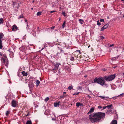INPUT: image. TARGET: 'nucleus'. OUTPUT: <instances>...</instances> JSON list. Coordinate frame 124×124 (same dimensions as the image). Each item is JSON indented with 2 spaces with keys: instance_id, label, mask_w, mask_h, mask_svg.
Masks as SVG:
<instances>
[{
  "instance_id": "obj_29",
  "label": "nucleus",
  "mask_w": 124,
  "mask_h": 124,
  "mask_svg": "<svg viewBox=\"0 0 124 124\" xmlns=\"http://www.w3.org/2000/svg\"><path fill=\"white\" fill-rule=\"evenodd\" d=\"M73 88V86L71 85V86H69L68 87V89L69 90H71Z\"/></svg>"
},
{
  "instance_id": "obj_36",
  "label": "nucleus",
  "mask_w": 124,
  "mask_h": 124,
  "mask_svg": "<svg viewBox=\"0 0 124 124\" xmlns=\"http://www.w3.org/2000/svg\"><path fill=\"white\" fill-rule=\"evenodd\" d=\"M80 92H76V93H75L74 94V95H77L78 94H79Z\"/></svg>"
},
{
  "instance_id": "obj_41",
  "label": "nucleus",
  "mask_w": 124,
  "mask_h": 124,
  "mask_svg": "<svg viewBox=\"0 0 124 124\" xmlns=\"http://www.w3.org/2000/svg\"><path fill=\"white\" fill-rule=\"evenodd\" d=\"M32 35L33 36L35 37L36 35V32L35 31L34 32V33H33Z\"/></svg>"
},
{
  "instance_id": "obj_53",
  "label": "nucleus",
  "mask_w": 124,
  "mask_h": 124,
  "mask_svg": "<svg viewBox=\"0 0 124 124\" xmlns=\"http://www.w3.org/2000/svg\"><path fill=\"white\" fill-rule=\"evenodd\" d=\"M25 22H27V20L26 19H25Z\"/></svg>"
},
{
  "instance_id": "obj_11",
  "label": "nucleus",
  "mask_w": 124,
  "mask_h": 124,
  "mask_svg": "<svg viewBox=\"0 0 124 124\" xmlns=\"http://www.w3.org/2000/svg\"><path fill=\"white\" fill-rule=\"evenodd\" d=\"M94 108H91L90 110L88 113L87 114L89 115V114L91 113H92L94 111Z\"/></svg>"
},
{
  "instance_id": "obj_46",
  "label": "nucleus",
  "mask_w": 124,
  "mask_h": 124,
  "mask_svg": "<svg viewBox=\"0 0 124 124\" xmlns=\"http://www.w3.org/2000/svg\"><path fill=\"white\" fill-rule=\"evenodd\" d=\"M27 27H26L27 28H29V27L28 26V22L27 23Z\"/></svg>"
},
{
  "instance_id": "obj_40",
  "label": "nucleus",
  "mask_w": 124,
  "mask_h": 124,
  "mask_svg": "<svg viewBox=\"0 0 124 124\" xmlns=\"http://www.w3.org/2000/svg\"><path fill=\"white\" fill-rule=\"evenodd\" d=\"M62 15L64 16H65L66 15H65V12H62Z\"/></svg>"
},
{
  "instance_id": "obj_1",
  "label": "nucleus",
  "mask_w": 124,
  "mask_h": 124,
  "mask_svg": "<svg viewBox=\"0 0 124 124\" xmlns=\"http://www.w3.org/2000/svg\"><path fill=\"white\" fill-rule=\"evenodd\" d=\"M105 116L104 113L94 112L89 116V119L92 123L99 122L101 119H103Z\"/></svg>"
},
{
  "instance_id": "obj_35",
  "label": "nucleus",
  "mask_w": 124,
  "mask_h": 124,
  "mask_svg": "<svg viewBox=\"0 0 124 124\" xmlns=\"http://www.w3.org/2000/svg\"><path fill=\"white\" fill-rule=\"evenodd\" d=\"M97 24L99 26H100L101 24V23L99 22V21L98 20L97 21Z\"/></svg>"
},
{
  "instance_id": "obj_28",
  "label": "nucleus",
  "mask_w": 124,
  "mask_h": 124,
  "mask_svg": "<svg viewBox=\"0 0 124 124\" xmlns=\"http://www.w3.org/2000/svg\"><path fill=\"white\" fill-rule=\"evenodd\" d=\"M79 22H80V23L81 24H82L83 23L82 22H84V21L83 20L81 19H80L79 20Z\"/></svg>"
},
{
  "instance_id": "obj_63",
  "label": "nucleus",
  "mask_w": 124,
  "mask_h": 124,
  "mask_svg": "<svg viewBox=\"0 0 124 124\" xmlns=\"http://www.w3.org/2000/svg\"><path fill=\"white\" fill-rule=\"evenodd\" d=\"M31 9H32V10H33V8H31Z\"/></svg>"
},
{
  "instance_id": "obj_34",
  "label": "nucleus",
  "mask_w": 124,
  "mask_h": 124,
  "mask_svg": "<svg viewBox=\"0 0 124 124\" xmlns=\"http://www.w3.org/2000/svg\"><path fill=\"white\" fill-rule=\"evenodd\" d=\"M23 15H21L20 16H19L18 17V19H20L21 18H23Z\"/></svg>"
},
{
  "instance_id": "obj_22",
  "label": "nucleus",
  "mask_w": 124,
  "mask_h": 124,
  "mask_svg": "<svg viewBox=\"0 0 124 124\" xmlns=\"http://www.w3.org/2000/svg\"><path fill=\"white\" fill-rule=\"evenodd\" d=\"M58 70V69H56L55 68H54L52 69V71L53 72L55 73L57 71V70Z\"/></svg>"
},
{
  "instance_id": "obj_37",
  "label": "nucleus",
  "mask_w": 124,
  "mask_h": 124,
  "mask_svg": "<svg viewBox=\"0 0 124 124\" xmlns=\"http://www.w3.org/2000/svg\"><path fill=\"white\" fill-rule=\"evenodd\" d=\"M105 29V28L103 26L101 29V31H103Z\"/></svg>"
},
{
  "instance_id": "obj_23",
  "label": "nucleus",
  "mask_w": 124,
  "mask_h": 124,
  "mask_svg": "<svg viewBox=\"0 0 124 124\" xmlns=\"http://www.w3.org/2000/svg\"><path fill=\"white\" fill-rule=\"evenodd\" d=\"M4 21V20L2 18L0 19V24L2 23Z\"/></svg>"
},
{
  "instance_id": "obj_24",
  "label": "nucleus",
  "mask_w": 124,
  "mask_h": 124,
  "mask_svg": "<svg viewBox=\"0 0 124 124\" xmlns=\"http://www.w3.org/2000/svg\"><path fill=\"white\" fill-rule=\"evenodd\" d=\"M42 13V12H38L37 14V16H39L41 15Z\"/></svg>"
},
{
  "instance_id": "obj_10",
  "label": "nucleus",
  "mask_w": 124,
  "mask_h": 124,
  "mask_svg": "<svg viewBox=\"0 0 124 124\" xmlns=\"http://www.w3.org/2000/svg\"><path fill=\"white\" fill-rule=\"evenodd\" d=\"M60 65V63H55L54 64V66L55 67L54 68H55L57 69H58V67H59Z\"/></svg>"
},
{
  "instance_id": "obj_56",
  "label": "nucleus",
  "mask_w": 124,
  "mask_h": 124,
  "mask_svg": "<svg viewBox=\"0 0 124 124\" xmlns=\"http://www.w3.org/2000/svg\"><path fill=\"white\" fill-rule=\"evenodd\" d=\"M107 19H109V16H107Z\"/></svg>"
},
{
  "instance_id": "obj_3",
  "label": "nucleus",
  "mask_w": 124,
  "mask_h": 124,
  "mask_svg": "<svg viewBox=\"0 0 124 124\" xmlns=\"http://www.w3.org/2000/svg\"><path fill=\"white\" fill-rule=\"evenodd\" d=\"M74 54H75L76 53H77L78 55L76 56L75 55H73V56H71L70 58V59L71 61H74V62H77L79 61L78 59L79 58L78 57V55H79L80 54L81 52L80 51L77 50L74 52Z\"/></svg>"
},
{
  "instance_id": "obj_55",
  "label": "nucleus",
  "mask_w": 124,
  "mask_h": 124,
  "mask_svg": "<svg viewBox=\"0 0 124 124\" xmlns=\"http://www.w3.org/2000/svg\"><path fill=\"white\" fill-rule=\"evenodd\" d=\"M112 98V99L113 98V99H116V98H115L114 97L112 98Z\"/></svg>"
},
{
  "instance_id": "obj_16",
  "label": "nucleus",
  "mask_w": 124,
  "mask_h": 124,
  "mask_svg": "<svg viewBox=\"0 0 124 124\" xmlns=\"http://www.w3.org/2000/svg\"><path fill=\"white\" fill-rule=\"evenodd\" d=\"M19 49L21 51H24L25 49V46H23L19 48Z\"/></svg>"
},
{
  "instance_id": "obj_39",
  "label": "nucleus",
  "mask_w": 124,
  "mask_h": 124,
  "mask_svg": "<svg viewBox=\"0 0 124 124\" xmlns=\"http://www.w3.org/2000/svg\"><path fill=\"white\" fill-rule=\"evenodd\" d=\"M100 21L101 22H104V20L103 19H100Z\"/></svg>"
},
{
  "instance_id": "obj_13",
  "label": "nucleus",
  "mask_w": 124,
  "mask_h": 124,
  "mask_svg": "<svg viewBox=\"0 0 124 124\" xmlns=\"http://www.w3.org/2000/svg\"><path fill=\"white\" fill-rule=\"evenodd\" d=\"M60 103V101H59L57 102H55L54 104V106L55 107H59Z\"/></svg>"
},
{
  "instance_id": "obj_5",
  "label": "nucleus",
  "mask_w": 124,
  "mask_h": 124,
  "mask_svg": "<svg viewBox=\"0 0 124 124\" xmlns=\"http://www.w3.org/2000/svg\"><path fill=\"white\" fill-rule=\"evenodd\" d=\"M11 105L13 107H15L18 105V102L16 101L13 100L11 101Z\"/></svg>"
},
{
  "instance_id": "obj_49",
  "label": "nucleus",
  "mask_w": 124,
  "mask_h": 124,
  "mask_svg": "<svg viewBox=\"0 0 124 124\" xmlns=\"http://www.w3.org/2000/svg\"><path fill=\"white\" fill-rule=\"evenodd\" d=\"M54 26H52L51 28V29H54Z\"/></svg>"
},
{
  "instance_id": "obj_26",
  "label": "nucleus",
  "mask_w": 124,
  "mask_h": 124,
  "mask_svg": "<svg viewBox=\"0 0 124 124\" xmlns=\"http://www.w3.org/2000/svg\"><path fill=\"white\" fill-rule=\"evenodd\" d=\"M26 124H32L31 121L28 120L26 122Z\"/></svg>"
},
{
  "instance_id": "obj_17",
  "label": "nucleus",
  "mask_w": 124,
  "mask_h": 124,
  "mask_svg": "<svg viewBox=\"0 0 124 124\" xmlns=\"http://www.w3.org/2000/svg\"><path fill=\"white\" fill-rule=\"evenodd\" d=\"M117 121L115 120H113L111 122L110 124H117Z\"/></svg>"
},
{
  "instance_id": "obj_48",
  "label": "nucleus",
  "mask_w": 124,
  "mask_h": 124,
  "mask_svg": "<svg viewBox=\"0 0 124 124\" xmlns=\"http://www.w3.org/2000/svg\"><path fill=\"white\" fill-rule=\"evenodd\" d=\"M60 50L61 51L60 52H63V51L62 49H61Z\"/></svg>"
},
{
  "instance_id": "obj_14",
  "label": "nucleus",
  "mask_w": 124,
  "mask_h": 124,
  "mask_svg": "<svg viewBox=\"0 0 124 124\" xmlns=\"http://www.w3.org/2000/svg\"><path fill=\"white\" fill-rule=\"evenodd\" d=\"M76 104L77 108H78L79 106H82L83 105L82 104L79 102L76 103Z\"/></svg>"
},
{
  "instance_id": "obj_47",
  "label": "nucleus",
  "mask_w": 124,
  "mask_h": 124,
  "mask_svg": "<svg viewBox=\"0 0 124 124\" xmlns=\"http://www.w3.org/2000/svg\"><path fill=\"white\" fill-rule=\"evenodd\" d=\"M87 97L90 99L91 98V96L89 95H88Z\"/></svg>"
},
{
  "instance_id": "obj_52",
  "label": "nucleus",
  "mask_w": 124,
  "mask_h": 124,
  "mask_svg": "<svg viewBox=\"0 0 124 124\" xmlns=\"http://www.w3.org/2000/svg\"><path fill=\"white\" fill-rule=\"evenodd\" d=\"M66 92H63V94H66Z\"/></svg>"
},
{
  "instance_id": "obj_60",
  "label": "nucleus",
  "mask_w": 124,
  "mask_h": 124,
  "mask_svg": "<svg viewBox=\"0 0 124 124\" xmlns=\"http://www.w3.org/2000/svg\"><path fill=\"white\" fill-rule=\"evenodd\" d=\"M60 20H61V18H59V21H60Z\"/></svg>"
},
{
  "instance_id": "obj_59",
  "label": "nucleus",
  "mask_w": 124,
  "mask_h": 124,
  "mask_svg": "<svg viewBox=\"0 0 124 124\" xmlns=\"http://www.w3.org/2000/svg\"><path fill=\"white\" fill-rule=\"evenodd\" d=\"M28 116V114H27L26 115V116Z\"/></svg>"
},
{
  "instance_id": "obj_6",
  "label": "nucleus",
  "mask_w": 124,
  "mask_h": 124,
  "mask_svg": "<svg viewBox=\"0 0 124 124\" xmlns=\"http://www.w3.org/2000/svg\"><path fill=\"white\" fill-rule=\"evenodd\" d=\"M5 58L3 57H1V61L3 63H5L7 62V58L6 56H5Z\"/></svg>"
},
{
  "instance_id": "obj_27",
  "label": "nucleus",
  "mask_w": 124,
  "mask_h": 124,
  "mask_svg": "<svg viewBox=\"0 0 124 124\" xmlns=\"http://www.w3.org/2000/svg\"><path fill=\"white\" fill-rule=\"evenodd\" d=\"M108 24H105L104 25L103 27L105 28V29H106L108 27Z\"/></svg>"
},
{
  "instance_id": "obj_4",
  "label": "nucleus",
  "mask_w": 124,
  "mask_h": 124,
  "mask_svg": "<svg viewBox=\"0 0 124 124\" xmlns=\"http://www.w3.org/2000/svg\"><path fill=\"white\" fill-rule=\"evenodd\" d=\"M115 75H111L108 76L103 77L104 79L107 81H109L113 80L115 78Z\"/></svg>"
},
{
  "instance_id": "obj_51",
  "label": "nucleus",
  "mask_w": 124,
  "mask_h": 124,
  "mask_svg": "<svg viewBox=\"0 0 124 124\" xmlns=\"http://www.w3.org/2000/svg\"><path fill=\"white\" fill-rule=\"evenodd\" d=\"M55 11H51L50 13H52L54 12H55Z\"/></svg>"
},
{
  "instance_id": "obj_44",
  "label": "nucleus",
  "mask_w": 124,
  "mask_h": 124,
  "mask_svg": "<svg viewBox=\"0 0 124 124\" xmlns=\"http://www.w3.org/2000/svg\"><path fill=\"white\" fill-rule=\"evenodd\" d=\"M111 111L110 110H108L106 112H110Z\"/></svg>"
},
{
  "instance_id": "obj_2",
  "label": "nucleus",
  "mask_w": 124,
  "mask_h": 124,
  "mask_svg": "<svg viewBox=\"0 0 124 124\" xmlns=\"http://www.w3.org/2000/svg\"><path fill=\"white\" fill-rule=\"evenodd\" d=\"M104 78L102 77H99L98 78H96L94 80V82L100 84L101 86H103L105 84V81Z\"/></svg>"
},
{
  "instance_id": "obj_15",
  "label": "nucleus",
  "mask_w": 124,
  "mask_h": 124,
  "mask_svg": "<svg viewBox=\"0 0 124 124\" xmlns=\"http://www.w3.org/2000/svg\"><path fill=\"white\" fill-rule=\"evenodd\" d=\"M22 74L23 76H27L28 75L27 73L24 71H23L22 72Z\"/></svg>"
},
{
  "instance_id": "obj_57",
  "label": "nucleus",
  "mask_w": 124,
  "mask_h": 124,
  "mask_svg": "<svg viewBox=\"0 0 124 124\" xmlns=\"http://www.w3.org/2000/svg\"><path fill=\"white\" fill-rule=\"evenodd\" d=\"M63 53L65 55L67 53Z\"/></svg>"
},
{
  "instance_id": "obj_18",
  "label": "nucleus",
  "mask_w": 124,
  "mask_h": 124,
  "mask_svg": "<svg viewBox=\"0 0 124 124\" xmlns=\"http://www.w3.org/2000/svg\"><path fill=\"white\" fill-rule=\"evenodd\" d=\"M2 41L0 39V49H2L3 46L2 45Z\"/></svg>"
},
{
  "instance_id": "obj_20",
  "label": "nucleus",
  "mask_w": 124,
  "mask_h": 124,
  "mask_svg": "<svg viewBox=\"0 0 124 124\" xmlns=\"http://www.w3.org/2000/svg\"><path fill=\"white\" fill-rule=\"evenodd\" d=\"M99 97H100V98H101V99L104 100H106L108 98V97H106L104 96H99Z\"/></svg>"
},
{
  "instance_id": "obj_45",
  "label": "nucleus",
  "mask_w": 124,
  "mask_h": 124,
  "mask_svg": "<svg viewBox=\"0 0 124 124\" xmlns=\"http://www.w3.org/2000/svg\"><path fill=\"white\" fill-rule=\"evenodd\" d=\"M114 45V44H113L112 45H111L109 46L110 47H112V46H113Z\"/></svg>"
},
{
  "instance_id": "obj_31",
  "label": "nucleus",
  "mask_w": 124,
  "mask_h": 124,
  "mask_svg": "<svg viewBox=\"0 0 124 124\" xmlns=\"http://www.w3.org/2000/svg\"><path fill=\"white\" fill-rule=\"evenodd\" d=\"M49 98L47 97L45 99V101L47 102L49 100Z\"/></svg>"
},
{
  "instance_id": "obj_62",
  "label": "nucleus",
  "mask_w": 124,
  "mask_h": 124,
  "mask_svg": "<svg viewBox=\"0 0 124 124\" xmlns=\"http://www.w3.org/2000/svg\"><path fill=\"white\" fill-rule=\"evenodd\" d=\"M115 68H116V67H113V68H114V69H115Z\"/></svg>"
},
{
  "instance_id": "obj_25",
  "label": "nucleus",
  "mask_w": 124,
  "mask_h": 124,
  "mask_svg": "<svg viewBox=\"0 0 124 124\" xmlns=\"http://www.w3.org/2000/svg\"><path fill=\"white\" fill-rule=\"evenodd\" d=\"M10 113V111L9 110H8L6 112V116H8Z\"/></svg>"
},
{
  "instance_id": "obj_43",
  "label": "nucleus",
  "mask_w": 124,
  "mask_h": 124,
  "mask_svg": "<svg viewBox=\"0 0 124 124\" xmlns=\"http://www.w3.org/2000/svg\"><path fill=\"white\" fill-rule=\"evenodd\" d=\"M98 108H99L101 109L102 108V107L101 106H98Z\"/></svg>"
},
{
  "instance_id": "obj_64",
  "label": "nucleus",
  "mask_w": 124,
  "mask_h": 124,
  "mask_svg": "<svg viewBox=\"0 0 124 124\" xmlns=\"http://www.w3.org/2000/svg\"><path fill=\"white\" fill-rule=\"evenodd\" d=\"M123 17H124V15H123Z\"/></svg>"
},
{
  "instance_id": "obj_21",
  "label": "nucleus",
  "mask_w": 124,
  "mask_h": 124,
  "mask_svg": "<svg viewBox=\"0 0 124 124\" xmlns=\"http://www.w3.org/2000/svg\"><path fill=\"white\" fill-rule=\"evenodd\" d=\"M106 107L108 109H109L110 108H111L112 109L113 108V106L112 104L107 105L106 106Z\"/></svg>"
},
{
  "instance_id": "obj_32",
  "label": "nucleus",
  "mask_w": 124,
  "mask_h": 124,
  "mask_svg": "<svg viewBox=\"0 0 124 124\" xmlns=\"http://www.w3.org/2000/svg\"><path fill=\"white\" fill-rule=\"evenodd\" d=\"M66 24V22L65 21H64L63 22V23L62 25V26L63 28H64V27H65V25Z\"/></svg>"
},
{
  "instance_id": "obj_8",
  "label": "nucleus",
  "mask_w": 124,
  "mask_h": 124,
  "mask_svg": "<svg viewBox=\"0 0 124 124\" xmlns=\"http://www.w3.org/2000/svg\"><path fill=\"white\" fill-rule=\"evenodd\" d=\"M4 34L2 33H0V39L1 40H3L4 39Z\"/></svg>"
},
{
  "instance_id": "obj_19",
  "label": "nucleus",
  "mask_w": 124,
  "mask_h": 124,
  "mask_svg": "<svg viewBox=\"0 0 124 124\" xmlns=\"http://www.w3.org/2000/svg\"><path fill=\"white\" fill-rule=\"evenodd\" d=\"M36 86L38 87L39 86L40 83V82L38 80H37L36 81Z\"/></svg>"
},
{
  "instance_id": "obj_9",
  "label": "nucleus",
  "mask_w": 124,
  "mask_h": 124,
  "mask_svg": "<svg viewBox=\"0 0 124 124\" xmlns=\"http://www.w3.org/2000/svg\"><path fill=\"white\" fill-rule=\"evenodd\" d=\"M18 29L16 25H14L13 26L12 28V31H15V30L16 31V30Z\"/></svg>"
},
{
  "instance_id": "obj_61",
  "label": "nucleus",
  "mask_w": 124,
  "mask_h": 124,
  "mask_svg": "<svg viewBox=\"0 0 124 124\" xmlns=\"http://www.w3.org/2000/svg\"><path fill=\"white\" fill-rule=\"evenodd\" d=\"M87 77V76H85V77Z\"/></svg>"
},
{
  "instance_id": "obj_38",
  "label": "nucleus",
  "mask_w": 124,
  "mask_h": 124,
  "mask_svg": "<svg viewBox=\"0 0 124 124\" xmlns=\"http://www.w3.org/2000/svg\"><path fill=\"white\" fill-rule=\"evenodd\" d=\"M100 39H102V40H103L104 39V37L102 36H101L100 37Z\"/></svg>"
},
{
  "instance_id": "obj_33",
  "label": "nucleus",
  "mask_w": 124,
  "mask_h": 124,
  "mask_svg": "<svg viewBox=\"0 0 124 124\" xmlns=\"http://www.w3.org/2000/svg\"><path fill=\"white\" fill-rule=\"evenodd\" d=\"M65 96V95H62L60 96V99L63 98Z\"/></svg>"
},
{
  "instance_id": "obj_12",
  "label": "nucleus",
  "mask_w": 124,
  "mask_h": 124,
  "mask_svg": "<svg viewBox=\"0 0 124 124\" xmlns=\"http://www.w3.org/2000/svg\"><path fill=\"white\" fill-rule=\"evenodd\" d=\"M28 86L30 89L32 88L34 86L33 84V83L31 82L28 84Z\"/></svg>"
},
{
  "instance_id": "obj_42",
  "label": "nucleus",
  "mask_w": 124,
  "mask_h": 124,
  "mask_svg": "<svg viewBox=\"0 0 124 124\" xmlns=\"http://www.w3.org/2000/svg\"><path fill=\"white\" fill-rule=\"evenodd\" d=\"M107 108V107L106 106H104L103 107V109H102V110H103L104 109H105Z\"/></svg>"
},
{
  "instance_id": "obj_54",
  "label": "nucleus",
  "mask_w": 124,
  "mask_h": 124,
  "mask_svg": "<svg viewBox=\"0 0 124 124\" xmlns=\"http://www.w3.org/2000/svg\"><path fill=\"white\" fill-rule=\"evenodd\" d=\"M124 95V93H122V94H121L120 95V96H121V95Z\"/></svg>"
},
{
  "instance_id": "obj_7",
  "label": "nucleus",
  "mask_w": 124,
  "mask_h": 124,
  "mask_svg": "<svg viewBox=\"0 0 124 124\" xmlns=\"http://www.w3.org/2000/svg\"><path fill=\"white\" fill-rule=\"evenodd\" d=\"M63 52H60L59 53H58L57 54V55L58 56V57L61 58L63 55Z\"/></svg>"
},
{
  "instance_id": "obj_58",
  "label": "nucleus",
  "mask_w": 124,
  "mask_h": 124,
  "mask_svg": "<svg viewBox=\"0 0 124 124\" xmlns=\"http://www.w3.org/2000/svg\"><path fill=\"white\" fill-rule=\"evenodd\" d=\"M123 76L124 77V73H123Z\"/></svg>"
},
{
  "instance_id": "obj_50",
  "label": "nucleus",
  "mask_w": 124,
  "mask_h": 124,
  "mask_svg": "<svg viewBox=\"0 0 124 124\" xmlns=\"http://www.w3.org/2000/svg\"><path fill=\"white\" fill-rule=\"evenodd\" d=\"M0 55L1 56H2V53H1L0 52Z\"/></svg>"
},
{
  "instance_id": "obj_30",
  "label": "nucleus",
  "mask_w": 124,
  "mask_h": 124,
  "mask_svg": "<svg viewBox=\"0 0 124 124\" xmlns=\"http://www.w3.org/2000/svg\"><path fill=\"white\" fill-rule=\"evenodd\" d=\"M38 56V55L37 54H35L34 56V57L33 58V59H36V57Z\"/></svg>"
}]
</instances>
